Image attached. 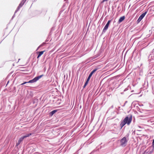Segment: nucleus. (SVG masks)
Masks as SVG:
<instances>
[{"mask_svg":"<svg viewBox=\"0 0 154 154\" xmlns=\"http://www.w3.org/2000/svg\"><path fill=\"white\" fill-rule=\"evenodd\" d=\"M9 81H8V82H7V85L9 83Z\"/></svg>","mask_w":154,"mask_h":154,"instance_id":"obj_18","label":"nucleus"},{"mask_svg":"<svg viewBox=\"0 0 154 154\" xmlns=\"http://www.w3.org/2000/svg\"><path fill=\"white\" fill-rule=\"evenodd\" d=\"M127 139L125 137H124L121 140V145L122 146H125L127 143Z\"/></svg>","mask_w":154,"mask_h":154,"instance_id":"obj_3","label":"nucleus"},{"mask_svg":"<svg viewBox=\"0 0 154 154\" xmlns=\"http://www.w3.org/2000/svg\"><path fill=\"white\" fill-rule=\"evenodd\" d=\"M146 13V12H145L144 13H143L139 17H140L142 19L145 16V15Z\"/></svg>","mask_w":154,"mask_h":154,"instance_id":"obj_10","label":"nucleus"},{"mask_svg":"<svg viewBox=\"0 0 154 154\" xmlns=\"http://www.w3.org/2000/svg\"><path fill=\"white\" fill-rule=\"evenodd\" d=\"M43 76V75H41L40 76L36 77L32 80L29 81L28 82H25L21 84V85H23L27 83H31L35 82L38 80L40 78Z\"/></svg>","mask_w":154,"mask_h":154,"instance_id":"obj_2","label":"nucleus"},{"mask_svg":"<svg viewBox=\"0 0 154 154\" xmlns=\"http://www.w3.org/2000/svg\"><path fill=\"white\" fill-rule=\"evenodd\" d=\"M142 20V19L140 17H139V18L137 20V21L139 23Z\"/></svg>","mask_w":154,"mask_h":154,"instance_id":"obj_13","label":"nucleus"},{"mask_svg":"<svg viewBox=\"0 0 154 154\" xmlns=\"http://www.w3.org/2000/svg\"><path fill=\"white\" fill-rule=\"evenodd\" d=\"M111 21V20H109L105 27L104 28V29L103 30V32H105V31L108 29L109 24Z\"/></svg>","mask_w":154,"mask_h":154,"instance_id":"obj_4","label":"nucleus"},{"mask_svg":"<svg viewBox=\"0 0 154 154\" xmlns=\"http://www.w3.org/2000/svg\"><path fill=\"white\" fill-rule=\"evenodd\" d=\"M27 137V136H23V137H22L21 138H20L18 140V142L17 143V145H18L19 144H20V143L23 140V139L25 138V137Z\"/></svg>","mask_w":154,"mask_h":154,"instance_id":"obj_6","label":"nucleus"},{"mask_svg":"<svg viewBox=\"0 0 154 154\" xmlns=\"http://www.w3.org/2000/svg\"><path fill=\"white\" fill-rule=\"evenodd\" d=\"M45 44V43H43L42 45H40L39 47H40V46H43Z\"/></svg>","mask_w":154,"mask_h":154,"instance_id":"obj_17","label":"nucleus"},{"mask_svg":"<svg viewBox=\"0 0 154 154\" xmlns=\"http://www.w3.org/2000/svg\"><path fill=\"white\" fill-rule=\"evenodd\" d=\"M28 135H31V134H28Z\"/></svg>","mask_w":154,"mask_h":154,"instance_id":"obj_19","label":"nucleus"},{"mask_svg":"<svg viewBox=\"0 0 154 154\" xmlns=\"http://www.w3.org/2000/svg\"><path fill=\"white\" fill-rule=\"evenodd\" d=\"M88 82L89 81H87V80L86 81V82L85 84V85L84 86V87H85V86H86L87 85V84Z\"/></svg>","mask_w":154,"mask_h":154,"instance_id":"obj_12","label":"nucleus"},{"mask_svg":"<svg viewBox=\"0 0 154 154\" xmlns=\"http://www.w3.org/2000/svg\"><path fill=\"white\" fill-rule=\"evenodd\" d=\"M45 51H44L40 52H37V53H38L39 54L38 56H37V58L38 59L42 54H43Z\"/></svg>","mask_w":154,"mask_h":154,"instance_id":"obj_8","label":"nucleus"},{"mask_svg":"<svg viewBox=\"0 0 154 154\" xmlns=\"http://www.w3.org/2000/svg\"><path fill=\"white\" fill-rule=\"evenodd\" d=\"M26 0H23L19 4V6H18L17 8V9H19L20 8H21L23 5H24V3L25 2Z\"/></svg>","mask_w":154,"mask_h":154,"instance_id":"obj_5","label":"nucleus"},{"mask_svg":"<svg viewBox=\"0 0 154 154\" xmlns=\"http://www.w3.org/2000/svg\"><path fill=\"white\" fill-rule=\"evenodd\" d=\"M142 20V19L140 17H139V18L137 20V21L139 23Z\"/></svg>","mask_w":154,"mask_h":154,"instance_id":"obj_14","label":"nucleus"},{"mask_svg":"<svg viewBox=\"0 0 154 154\" xmlns=\"http://www.w3.org/2000/svg\"><path fill=\"white\" fill-rule=\"evenodd\" d=\"M98 69H94L90 74L88 76H90V77H91L93 74Z\"/></svg>","mask_w":154,"mask_h":154,"instance_id":"obj_9","label":"nucleus"},{"mask_svg":"<svg viewBox=\"0 0 154 154\" xmlns=\"http://www.w3.org/2000/svg\"><path fill=\"white\" fill-rule=\"evenodd\" d=\"M57 112V110H54L51 112V113L52 115H53Z\"/></svg>","mask_w":154,"mask_h":154,"instance_id":"obj_11","label":"nucleus"},{"mask_svg":"<svg viewBox=\"0 0 154 154\" xmlns=\"http://www.w3.org/2000/svg\"><path fill=\"white\" fill-rule=\"evenodd\" d=\"M132 115H130L129 116H126L124 120L121 121L120 124V127H121V128H122L126 124H127L128 125H129L132 121Z\"/></svg>","mask_w":154,"mask_h":154,"instance_id":"obj_1","label":"nucleus"},{"mask_svg":"<svg viewBox=\"0 0 154 154\" xmlns=\"http://www.w3.org/2000/svg\"><path fill=\"white\" fill-rule=\"evenodd\" d=\"M125 16H123L120 17L118 21V23L119 24L122 21H123L125 19Z\"/></svg>","mask_w":154,"mask_h":154,"instance_id":"obj_7","label":"nucleus"},{"mask_svg":"<svg viewBox=\"0 0 154 154\" xmlns=\"http://www.w3.org/2000/svg\"><path fill=\"white\" fill-rule=\"evenodd\" d=\"M152 146L154 147V139L153 140V141L152 142Z\"/></svg>","mask_w":154,"mask_h":154,"instance_id":"obj_15","label":"nucleus"},{"mask_svg":"<svg viewBox=\"0 0 154 154\" xmlns=\"http://www.w3.org/2000/svg\"><path fill=\"white\" fill-rule=\"evenodd\" d=\"M90 78H91V77H90V76H88L87 80V81H89L90 79Z\"/></svg>","mask_w":154,"mask_h":154,"instance_id":"obj_16","label":"nucleus"}]
</instances>
